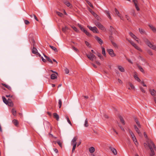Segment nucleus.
<instances>
[{"instance_id":"1","label":"nucleus","mask_w":156,"mask_h":156,"mask_svg":"<svg viewBox=\"0 0 156 156\" xmlns=\"http://www.w3.org/2000/svg\"><path fill=\"white\" fill-rule=\"evenodd\" d=\"M149 147L151 151V153L150 154L151 156H154V155L155 154V152L154 150H156V147L155 144L152 141H151L148 143Z\"/></svg>"},{"instance_id":"2","label":"nucleus","mask_w":156,"mask_h":156,"mask_svg":"<svg viewBox=\"0 0 156 156\" xmlns=\"http://www.w3.org/2000/svg\"><path fill=\"white\" fill-rule=\"evenodd\" d=\"M144 42L147 45L152 49L156 51V46L153 45L147 39H145L144 40Z\"/></svg>"},{"instance_id":"3","label":"nucleus","mask_w":156,"mask_h":156,"mask_svg":"<svg viewBox=\"0 0 156 156\" xmlns=\"http://www.w3.org/2000/svg\"><path fill=\"white\" fill-rule=\"evenodd\" d=\"M31 42H32L33 46V48L32 50V52L33 53L36 54L38 52L37 49L35 48V43L34 40L33 39H32L31 40Z\"/></svg>"},{"instance_id":"4","label":"nucleus","mask_w":156,"mask_h":156,"mask_svg":"<svg viewBox=\"0 0 156 156\" xmlns=\"http://www.w3.org/2000/svg\"><path fill=\"white\" fill-rule=\"evenodd\" d=\"M95 25L97 27L99 28L103 31H105V29L104 26L101 24V23L99 22H96L95 23Z\"/></svg>"},{"instance_id":"5","label":"nucleus","mask_w":156,"mask_h":156,"mask_svg":"<svg viewBox=\"0 0 156 156\" xmlns=\"http://www.w3.org/2000/svg\"><path fill=\"white\" fill-rule=\"evenodd\" d=\"M87 27L90 30L92 31L94 33H99V31L97 28L96 27H91L88 25Z\"/></svg>"},{"instance_id":"6","label":"nucleus","mask_w":156,"mask_h":156,"mask_svg":"<svg viewBox=\"0 0 156 156\" xmlns=\"http://www.w3.org/2000/svg\"><path fill=\"white\" fill-rule=\"evenodd\" d=\"M87 57L90 60L93 61L94 58H96L95 55L93 54L90 52L89 54H86Z\"/></svg>"},{"instance_id":"7","label":"nucleus","mask_w":156,"mask_h":156,"mask_svg":"<svg viewBox=\"0 0 156 156\" xmlns=\"http://www.w3.org/2000/svg\"><path fill=\"white\" fill-rule=\"evenodd\" d=\"M107 51L109 55L112 57H114L116 56L115 54L114 53L112 49H107Z\"/></svg>"},{"instance_id":"8","label":"nucleus","mask_w":156,"mask_h":156,"mask_svg":"<svg viewBox=\"0 0 156 156\" xmlns=\"http://www.w3.org/2000/svg\"><path fill=\"white\" fill-rule=\"evenodd\" d=\"M133 2L134 3L135 8L136 9V10L138 11H139L140 10V9L138 6V2L137 0H133Z\"/></svg>"},{"instance_id":"9","label":"nucleus","mask_w":156,"mask_h":156,"mask_svg":"<svg viewBox=\"0 0 156 156\" xmlns=\"http://www.w3.org/2000/svg\"><path fill=\"white\" fill-rule=\"evenodd\" d=\"M77 139L78 137L77 136L74 137L71 141V144L77 145L76 140Z\"/></svg>"},{"instance_id":"10","label":"nucleus","mask_w":156,"mask_h":156,"mask_svg":"<svg viewBox=\"0 0 156 156\" xmlns=\"http://www.w3.org/2000/svg\"><path fill=\"white\" fill-rule=\"evenodd\" d=\"M90 11L98 20H100V18L99 16L96 14L93 11L90 9Z\"/></svg>"},{"instance_id":"11","label":"nucleus","mask_w":156,"mask_h":156,"mask_svg":"<svg viewBox=\"0 0 156 156\" xmlns=\"http://www.w3.org/2000/svg\"><path fill=\"white\" fill-rule=\"evenodd\" d=\"M129 34L136 41H137L138 43H139L138 39V38L133 33L131 32H130L129 33Z\"/></svg>"},{"instance_id":"12","label":"nucleus","mask_w":156,"mask_h":156,"mask_svg":"<svg viewBox=\"0 0 156 156\" xmlns=\"http://www.w3.org/2000/svg\"><path fill=\"white\" fill-rule=\"evenodd\" d=\"M96 40L98 41L100 44L101 45L103 44V41L98 37L96 36L95 37Z\"/></svg>"},{"instance_id":"13","label":"nucleus","mask_w":156,"mask_h":156,"mask_svg":"<svg viewBox=\"0 0 156 156\" xmlns=\"http://www.w3.org/2000/svg\"><path fill=\"white\" fill-rule=\"evenodd\" d=\"M149 91L152 96H155V95L156 94V91L154 90H151L150 89L149 90Z\"/></svg>"},{"instance_id":"14","label":"nucleus","mask_w":156,"mask_h":156,"mask_svg":"<svg viewBox=\"0 0 156 156\" xmlns=\"http://www.w3.org/2000/svg\"><path fill=\"white\" fill-rule=\"evenodd\" d=\"M110 149L115 155H116L117 154L116 150L115 148L112 147H110Z\"/></svg>"},{"instance_id":"15","label":"nucleus","mask_w":156,"mask_h":156,"mask_svg":"<svg viewBox=\"0 0 156 156\" xmlns=\"http://www.w3.org/2000/svg\"><path fill=\"white\" fill-rule=\"evenodd\" d=\"M53 115L54 118L57 121L59 120V116L56 113H54L53 114Z\"/></svg>"},{"instance_id":"16","label":"nucleus","mask_w":156,"mask_h":156,"mask_svg":"<svg viewBox=\"0 0 156 156\" xmlns=\"http://www.w3.org/2000/svg\"><path fill=\"white\" fill-rule=\"evenodd\" d=\"M43 54L44 57L48 61L51 63H53V62L47 56L44 54Z\"/></svg>"},{"instance_id":"17","label":"nucleus","mask_w":156,"mask_h":156,"mask_svg":"<svg viewBox=\"0 0 156 156\" xmlns=\"http://www.w3.org/2000/svg\"><path fill=\"white\" fill-rule=\"evenodd\" d=\"M56 74H52L51 76V78L52 80H54L56 79L57 77V75Z\"/></svg>"},{"instance_id":"18","label":"nucleus","mask_w":156,"mask_h":156,"mask_svg":"<svg viewBox=\"0 0 156 156\" xmlns=\"http://www.w3.org/2000/svg\"><path fill=\"white\" fill-rule=\"evenodd\" d=\"M12 122L14 124L16 127L18 126L19 124V122L17 120L14 119L12 120Z\"/></svg>"},{"instance_id":"19","label":"nucleus","mask_w":156,"mask_h":156,"mask_svg":"<svg viewBox=\"0 0 156 156\" xmlns=\"http://www.w3.org/2000/svg\"><path fill=\"white\" fill-rule=\"evenodd\" d=\"M1 84L2 86H4L5 87L7 88L9 90H11V87L10 86H9L8 85H6V84H4V83H2Z\"/></svg>"},{"instance_id":"20","label":"nucleus","mask_w":156,"mask_h":156,"mask_svg":"<svg viewBox=\"0 0 156 156\" xmlns=\"http://www.w3.org/2000/svg\"><path fill=\"white\" fill-rule=\"evenodd\" d=\"M134 127L135 128V129L136 131V132L139 134H141V133H140V130L138 129V128H137V126H136V125H134Z\"/></svg>"},{"instance_id":"21","label":"nucleus","mask_w":156,"mask_h":156,"mask_svg":"<svg viewBox=\"0 0 156 156\" xmlns=\"http://www.w3.org/2000/svg\"><path fill=\"white\" fill-rule=\"evenodd\" d=\"M105 12L106 13V14L107 15V16L108 17L110 20H111L112 18H111V16H110V14L109 13V11H106H106H105Z\"/></svg>"},{"instance_id":"22","label":"nucleus","mask_w":156,"mask_h":156,"mask_svg":"<svg viewBox=\"0 0 156 156\" xmlns=\"http://www.w3.org/2000/svg\"><path fill=\"white\" fill-rule=\"evenodd\" d=\"M118 68L119 69L121 72H124L125 69L124 68L121 66H118Z\"/></svg>"},{"instance_id":"23","label":"nucleus","mask_w":156,"mask_h":156,"mask_svg":"<svg viewBox=\"0 0 156 156\" xmlns=\"http://www.w3.org/2000/svg\"><path fill=\"white\" fill-rule=\"evenodd\" d=\"M119 118L120 121L121 122H122V123L123 125H125V122L124 120L123 119V118H122V117L121 116H119Z\"/></svg>"},{"instance_id":"24","label":"nucleus","mask_w":156,"mask_h":156,"mask_svg":"<svg viewBox=\"0 0 156 156\" xmlns=\"http://www.w3.org/2000/svg\"><path fill=\"white\" fill-rule=\"evenodd\" d=\"M149 26L154 32L156 33V29L154 27L151 25H149Z\"/></svg>"},{"instance_id":"25","label":"nucleus","mask_w":156,"mask_h":156,"mask_svg":"<svg viewBox=\"0 0 156 156\" xmlns=\"http://www.w3.org/2000/svg\"><path fill=\"white\" fill-rule=\"evenodd\" d=\"M89 151L90 153H93L95 151V149L93 147H91L89 148Z\"/></svg>"},{"instance_id":"26","label":"nucleus","mask_w":156,"mask_h":156,"mask_svg":"<svg viewBox=\"0 0 156 156\" xmlns=\"http://www.w3.org/2000/svg\"><path fill=\"white\" fill-rule=\"evenodd\" d=\"M84 32L89 37H91V34L89 33L88 31H87V30H84Z\"/></svg>"},{"instance_id":"27","label":"nucleus","mask_w":156,"mask_h":156,"mask_svg":"<svg viewBox=\"0 0 156 156\" xmlns=\"http://www.w3.org/2000/svg\"><path fill=\"white\" fill-rule=\"evenodd\" d=\"M55 12L59 16L62 17L63 16V14L62 13H61L60 12H58L57 11H56Z\"/></svg>"},{"instance_id":"28","label":"nucleus","mask_w":156,"mask_h":156,"mask_svg":"<svg viewBox=\"0 0 156 156\" xmlns=\"http://www.w3.org/2000/svg\"><path fill=\"white\" fill-rule=\"evenodd\" d=\"M49 47L51 49H52L55 51V52L58 51V50L55 47L52 46L51 45H49Z\"/></svg>"},{"instance_id":"29","label":"nucleus","mask_w":156,"mask_h":156,"mask_svg":"<svg viewBox=\"0 0 156 156\" xmlns=\"http://www.w3.org/2000/svg\"><path fill=\"white\" fill-rule=\"evenodd\" d=\"M101 49L102 54L104 56H106L105 51V48L103 47H101Z\"/></svg>"},{"instance_id":"30","label":"nucleus","mask_w":156,"mask_h":156,"mask_svg":"<svg viewBox=\"0 0 156 156\" xmlns=\"http://www.w3.org/2000/svg\"><path fill=\"white\" fill-rule=\"evenodd\" d=\"M134 47L137 50H138L142 52V50L139 47H138L136 44L134 46Z\"/></svg>"},{"instance_id":"31","label":"nucleus","mask_w":156,"mask_h":156,"mask_svg":"<svg viewBox=\"0 0 156 156\" xmlns=\"http://www.w3.org/2000/svg\"><path fill=\"white\" fill-rule=\"evenodd\" d=\"M97 55L98 56L99 58L100 59L102 60L103 59V56H102L101 54L98 52H97Z\"/></svg>"},{"instance_id":"32","label":"nucleus","mask_w":156,"mask_h":156,"mask_svg":"<svg viewBox=\"0 0 156 156\" xmlns=\"http://www.w3.org/2000/svg\"><path fill=\"white\" fill-rule=\"evenodd\" d=\"M56 143L59 145L60 147L62 148V144L61 142H60V140H57L56 141Z\"/></svg>"},{"instance_id":"33","label":"nucleus","mask_w":156,"mask_h":156,"mask_svg":"<svg viewBox=\"0 0 156 156\" xmlns=\"http://www.w3.org/2000/svg\"><path fill=\"white\" fill-rule=\"evenodd\" d=\"M146 51L150 55H153V53L152 51L150 49H147Z\"/></svg>"},{"instance_id":"34","label":"nucleus","mask_w":156,"mask_h":156,"mask_svg":"<svg viewBox=\"0 0 156 156\" xmlns=\"http://www.w3.org/2000/svg\"><path fill=\"white\" fill-rule=\"evenodd\" d=\"M138 67L139 69L143 73H144V71L143 68L140 66H138Z\"/></svg>"},{"instance_id":"35","label":"nucleus","mask_w":156,"mask_h":156,"mask_svg":"<svg viewBox=\"0 0 156 156\" xmlns=\"http://www.w3.org/2000/svg\"><path fill=\"white\" fill-rule=\"evenodd\" d=\"M134 77L136 80H137L139 82H140V79L136 75H134Z\"/></svg>"},{"instance_id":"36","label":"nucleus","mask_w":156,"mask_h":156,"mask_svg":"<svg viewBox=\"0 0 156 156\" xmlns=\"http://www.w3.org/2000/svg\"><path fill=\"white\" fill-rule=\"evenodd\" d=\"M6 105L11 107H12L13 105V104L12 101L7 102Z\"/></svg>"},{"instance_id":"37","label":"nucleus","mask_w":156,"mask_h":156,"mask_svg":"<svg viewBox=\"0 0 156 156\" xmlns=\"http://www.w3.org/2000/svg\"><path fill=\"white\" fill-rule=\"evenodd\" d=\"M66 118L67 120V121L71 125V126H72V124L71 122V121H70L68 117L67 116H66Z\"/></svg>"},{"instance_id":"38","label":"nucleus","mask_w":156,"mask_h":156,"mask_svg":"<svg viewBox=\"0 0 156 156\" xmlns=\"http://www.w3.org/2000/svg\"><path fill=\"white\" fill-rule=\"evenodd\" d=\"M110 27L111 28L110 29V31L111 32H113L114 31V33L116 34V33L117 32V31L115 30L114 29V28H113V27L111 26H110Z\"/></svg>"},{"instance_id":"39","label":"nucleus","mask_w":156,"mask_h":156,"mask_svg":"<svg viewBox=\"0 0 156 156\" xmlns=\"http://www.w3.org/2000/svg\"><path fill=\"white\" fill-rule=\"evenodd\" d=\"M115 12L116 14L118 15V16L119 17H121V16L120 15L119 12L118 11V10L116 8H115Z\"/></svg>"},{"instance_id":"40","label":"nucleus","mask_w":156,"mask_h":156,"mask_svg":"<svg viewBox=\"0 0 156 156\" xmlns=\"http://www.w3.org/2000/svg\"><path fill=\"white\" fill-rule=\"evenodd\" d=\"M136 146H137L138 145V143L137 142V140L136 138H135L133 140Z\"/></svg>"},{"instance_id":"41","label":"nucleus","mask_w":156,"mask_h":156,"mask_svg":"<svg viewBox=\"0 0 156 156\" xmlns=\"http://www.w3.org/2000/svg\"><path fill=\"white\" fill-rule=\"evenodd\" d=\"M88 120L87 119H86L85 121V123L84 124V126L86 127H87L88 126Z\"/></svg>"},{"instance_id":"42","label":"nucleus","mask_w":156,"mask_h":156,"mask_svg":"<svg viewBox=\"0 0 156 156\" xmlns=\"http://www.w3.org/2000/svg\"><path fill=\"white\" fill-rule=\"evenodd\" d=\"M2 99H3V102L5 104H7V103L8 101H7V100L6 98L4 97H2Z\"/></svg>"},{"instance_id":"43","label":"nucleus","mask_w":156,"mask_h":156,"mask_svg":"<svg viewBox=\"0 0 156 156\" xmlns=\"http://www.w3.org/2000/svg\"><path fill=\"white\" fill-rule=\"evenodd\" d=\"M12 114L15 116L16 115V111L14 108H12Z\"/></svg>"},{"instance_id":"44","label":"nucleus","mask_w":156,"mask_h":156,"mask_svg":"<svg viewBox=\"0 0 156 156\" xmlns=\"http://www.w3.org/2000/svg\"><path fill=\"white\" fill-rule=\"evenodd\" d=\"M62 105V102L61 99H59L58 100V105H59V108H60L61 107Z\"/></svg>"},{"instance_id":"45","label":"nucleus","mask_w":156,"mask_h":156,"mask_svg":"<svg viewBox=\"0 0 156 156\" xmlns=\"http://www.w3.org/2000/svg\"><path fill=\"white\" fill-rule=\"evenodd\" d=\"M87 3L88 4L91 8H93L94 7L93 5L89 1H87Z\"/></svg>"},{"instance_id":"46","label":"nucleus","mask_w":156,"mask_h":156,"mask_svg":"<svg viewBox=\"0 0 156 156\" xmlns=\"http://www.w3.org/2000/svg\"><path fill=\"white\" fill-rule=\"evenodd\" d=\"M85 44H86V45L89 48L91 47L90 45V44L89 42H88L87 41H85Z\"/></svg>"},{"instance_id":"47","label":"nucleus","mask_w":156,"mask_h":156,"mask_svg":"<svg viewBox=\"0 0 156 156\" xmlns=\"http://www.w3.org/2000/svg\"><path fill=\"white\" fill-rule=\"evenodd\" d=\"M112 45L115 48H118V46L117 44L114 41L111 42Z\"/></svg>"},{"instance_id":"48","label":"nucleus","mask_w":156,"mask_h":156,"mask_svg":"<svg viewBox=\"0 0 156 156\" xmlns=\"http://www.w3.org/2000/svg\"><path fill=\"white\" fill-rule=\"evenodd\" d=\"M140 32L141 34H144V30L142 29L139 28V29Z\"/></svg>"},{"instance_id":"49","label":"nucleus","mask_w":156,"mask_h":156,"mask_svg":"<svg viewBox=\"0 0 156 156\" xmlns=\"http://www.w3.org/2000/svg\"><path fill=\"white\" fill-rule=\"evenodd\" d=\"M109 39L111 41V42H113L114 38L112 36H109Z\"/></svg>"},{"instance_id":"50","label":"nucleus","mask_w":156,"mask_h":156,"mask_svg":"<svg viewBox=\"0 0 156 156\" xmlns=\"http://www.w3.org/2000/svg\"><path fill=\"white\" fill-rule=\"evenodd\" d=\"M24 22L26 25H28L30 23L29 21L27 20H24Z\"/></svg>"},{"instance_id":"51","label":"nucleus","mask_w":156,"mask_h":156,"mask_svg":"<svg viewBox=\"0 0 156 156\" xmlns=\"http://www.w3.org/2000/svg\"><path fill=\"white\" fill-rule=\"evenodd\" d=\"M68 29L67 27L65 26L64 27L62 28V30L63 32H65L66 30Z\"/></svg>"},{"instance_id":"52","label":"nucleus","mask_w":156,"mask_h":156,"mask_svg":"<svg viewBox=\"0 0 156 156\" xmlns=\"http://www.w3.org/2000/svg\"><path fill=\"white\" fill-rule=\"evenodd\" d=\"M72 27L73 28V29L74 30H75V31H76L77 32H78V30L77 28L76 27H75L74 26H73Z\"/></svg>"},{"instance_id":"53","label":"nucleus","mask_w":156,"mask_h":156,"mask_svg":"<svg viewBox=\"0 0 156 156\" xmlns=\"http://www.w3.org/2000/svg\"><path fill=\"white\" fill-rule=\"evenodd\" d=\"M73 147L72 148V151L73 152L75 150V149L76 146L77 145H74V144H73Z\"/></svg>"},{"instance_id":"54","label":"nucleus","mask_w":156,"mask_h":156,"mask_svg":"<svg viewBox=\"0 0 156 156\" xmlns=\"http://www.w3.org/2000/svg\"><path fill=\"white\" fill-rule=\"evenodd\" d=\"M65 71L67 74H68L69 72V70L67 68H66L65 69Z\"/></svg>"},{"instance_id":"55","label":"nucleus","mask_w":156,"mask_h":156,"mask_svg":"<svg viewBox=\"0 0 156 156\" xmlns=\"http://www.w3.org/2000/svg\"><path fill=\"white\" fill-rule=\"evenodd\" d=\"M72 49L76 52L79 51L74 46H72Z\"/></svg>"},{"instance_id":"56","label":"nucleus","mask_w":156,"mask_h":156,"mask_svg":"<svg viewBox=\"0 0 156 156\" xmlns=\"http://www.w3.org/2000/svg\"><path fill=\"white\" fill-rule=\"evenodd\" d=\"M129 83V85L131 87V88L133 89H134V87L133 86V85L130 83Z\"/></svg>"},{"instance_id":"57","label":"nucleus","mask_w":156,"mask_h":156,"mask_svg":"<svg viewBox=\"0 0 156 156\" xmlns=\"http://www.w3.org/2000/svg\"><path fill=\"white\" fill-rule=\"evenodd\" d=\"M141 90L143 93H145V91L144 89L142 87H140Z\"/></svg>"},{"instance_id":"58","label":"nucleus","mask_w":156,"mask_h":156,"mask_svg":"<svg viewBox=\"0 0 156 156\" xmlns=\"http://www.w3.org/2000/svg\"><path fill=\"white\" fill-rule=\"evenodd\" d=\"M65 4L66 5H67V6H69L70 5V3L69 2H65Z\"/></svg>"},{"instance_id":"59","label":"nucleus","mask_w":156,"mask_h":156,"mask_svg":"<svg viewBox=\"0 0 156 156\" xmlns=\"http://www.w3.org/2000/svg\"><path fill=\"white\" fill-rule=\"evenodd\" d=\"M130 44L134 47L136 44H135L133 41H132L130 42Z\"/></svg>"},{"instance_id":"60","label":"nucleus","mask_w":156,"mask_h":156,"mask_svg":"<svg viewBox=\"0 0 156 156\" xmlns=\"http://www.w3.org/2000/svg\"><path fill=\"white\" fill-rule=\"evenodd\" d=\"M41 58L42 59V61L44 62H46V60L45 59H44L42 56H41Z\"/></svg>"},{"instance_id":"61","label":"nucleus","mask_w":156,"mask_h":156,"mask_svg":"<svg viewBox=\"0 0 156 156\" xmlns=\"http://www.w3.org/2000/svg\"><path fill=\"white\" fill-rule=\"evenodd\" d=\"M126 59L128 61V62L131 63V64L133 63L131 61L130 59H129L128 58H126Z\"/></svg>"},{"instance_id":"62","label":"nucleus","mask_w":156,"mask_h":156,"mask_svg":"<svg viewBox=\"0 0 156 156\" xmlns=\"http://www.w3.org/2000/svg\"><path fill=\"white\" fill-rule=\"evenodd\" d=\"M126 18L128 21H130V19L129 17L127 15H126Z\"/></svg>"},{"instance_id":"63","label":"nucleus","mask_w":156,"mask_h":156,"mask_svg":"<svg viewBox=\"0 0 156 156\" xmlns=\"http://www.w3.org/2000/svg\"><path fill=\"white\" fill-rule=\"evenodd\" d=\"M104 118L105 119H108V115L106 114H105L104 115Z\"/></svg>"},{"instance_id":"64","label":"nucleus","mask_w":156,"mask_h":156,"mask_svg":"<svg viewBox=\"0 0 156 156\" xmlns=\"http://www.w3.org/2000/svg\"><path fill=\"white\" fill-rule=\"evenodd\" d=\"M129 133L131 135V136H133V135H134L133 133V132L130 130H129Z\"/></svg>"}]
</instances>
